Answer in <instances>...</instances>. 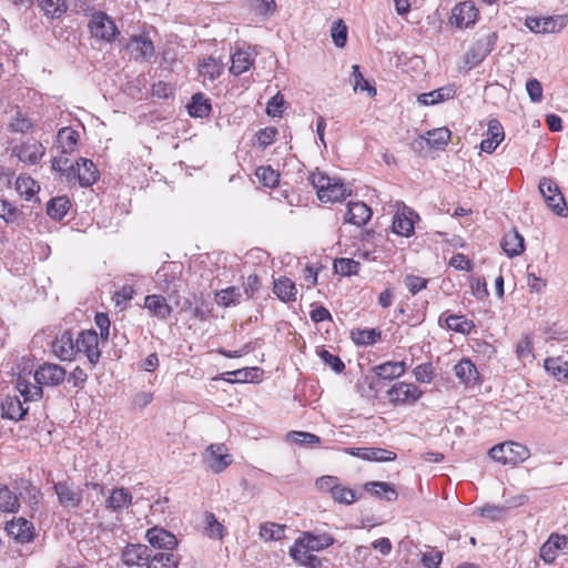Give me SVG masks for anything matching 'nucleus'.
Listing matches in <instances>:
<instances>
[{"label":"nucleus","mask_w":568,"mask_h":568,"mask_svg":"<svg viewBox=\"0 0 568 568\" xmlns=\"http://www.w3.org/2000/svg\"><path fill=\"white\" fill-rule=\"evenodd\" d=\"M75 165L70 163L67 156H58L52 160V169L64 175L68 181H72L74 178Z\"/></svg>","instance_id":"58"},{"label":"nucleus","mask_w":568,"mask_h":568,"mask_svg":"<svg viewBox=\"0 0 568 568\" xmlns=\"http://www.w3.org/2000/svg\"><path fill=\"white\" fill-rule=\"evenodd\" d=\"M81 353L88 362L94 366L99 363L101 351L99 348V336L93 329H84L79 333L75 339V356Z\"/></svg>","instance_id":"6"},{"label":"nucleus","mask_w":568,"mask_h":568,"mask_svg":"<svg viewBox=\"0 0 568 568\" xmlns=\"http://www.w3.org/2000/svg\"><path fill=\"white\" fill-rule=\"evenodd\" d=\"M354 91H367L369 97L376 95V88L371 85L361 72L359 65H353Z\"/></svg>","instance_id":"57"},{"label":"nucleus","mask_w":568,"mask_h":568,"mask_svg":"<svg viewBox=\"0 0 568 568\" xmlns=\"http://www.w3.org/2000/svg\"><path fill=\"white\" fill-rule=\"evenodd\" d=\"M277 133L278 131L275 126L260 129L255 134L258 146L265 149L271 145L275 141Z\"/></svg>","instance_id":"60"},{"label":"nucleus","mask_w":568,"mask_h":568,"mask_svg":"<svg viewBox=\"0 0 568 568\" xmlns=\"http://www.w3.org/2000/svg\"><path fill=\"white\" fill-rule=\"evenodd\" d=\"M132 494L124 487L113 488L105 499V507L113 511H120L132 505Z\"/></svg>","instance_id":"30"},{"label":"nucleus","mask_w":568,"mask_h":568,"mask_svg":"<svg viewBox=\"0 0 568 568\" xmlns=\"http://www.w3.org/2000/svg\"><path fill=\"white\" fill-rule=\"evenodd\" d=\"M79 141V132L70 126L61 128L58 131L57 142L62 154L73 153L78 148Z\"/></svg>","instance_id":"28"},{"label":"nucleus","mask_w":568,"mask_h":568,"mask_svg":"<svg viewBox=\"0 0 568 568\" xmlns=\"http://www.w3.org/2000/svg\"><path fill=\"white\" fill-rule=\"evenodd\" d=\"M211 109L210 100L201 92L195 93L187 105L189 114L192 118H205L210 114Z\"/></svg>","instance_id":"41"},{"label":"nucleus","mask_w":568,"mask_h":568,"mask_svg":"<svg viewBox=\"0 0 568 568\" xmlns=\"http://www.w3.org/2000/svg\"><path fill=\"white\" fill-rule=\"evenodd\" d=\"M478 14L479 11L474 2L463 1L453 8L449 22L459 29L469 28L476 23Z\"/></svg>","instance_id":"13"},{"label":"nucleus","mask_w":568,"mask_h":568,"mask_svg":"<svg viewBox=\"0 0 568 568\" xmlns=\"http://www.w3.org/2000/svg\"><path fill=\"white\" fill-rule=\"evenodd\" d=\"M416 382L429 384L435 377V368L430 362L422 363L413 369Z\"/></svg>","instance_id":"55"},{"label":"nucleus","mask_w":568,"mask_h":568,"mask_svg":"<svg viewBox=\"0 0 568 568\" xmlns=\"http://www.w3.org/2000/svg\"><path fill=\"white\" fill-rule=\"evenodd\" d=\"M89 28L94 38L109 42L119 33L114 21L101 11L92 16Z\"/></svg>","instance_id":"12"},{"label":"nucleus","mask_w":568,"mask_h":568,"mask_svg":"<svg viewBox=\"0 0 568 568\" xmlns=\"http://www.w3.org/2000/svg\"><path fill=\"white\" fill-rule=\"evenodd\" d=\"M285 525L264 523L260 526V537L265 541L281 540L285 537Z\"/></svg>","instance_id":"51"},{"label":"nucleus","mask_w":568,"mask_h":568,"mask_svg":"<svg viewBox=\"0 0 568 568\" xmlns=\"http://www.w3.org/2000/svg\"><path fill=\"white\" fill-rule=\"evenodd\" d=\"M143 307L151 316L156 317L160 321L168 320L173 311L166 298L161 294L146 295L144 297Z\"/></svg>","instance_id":"22"},{"label":"nucleus","mask_w":568,"mask_h":568,"mask_svg":"<svg viewBox=\"0 0 568 568\" xmlns=\"http://www.w3.org/2000/svg\"><path fill=\"white\" fill-rule=\"evenodd\" d=\"M34 123L32 119L18 111L8 124V130L12 133L27 134L33 131Z\"/></svg>","instance_id":"44"},{"label":"nucleus","mask_w":568,"mask_h":568,"mask_svg":"<svg viewBox=\"0 0 568 568\" xmlns=\"http://www.w3.org/2000/svg\"><path fill=\"white\" fill-rule=\"evenodd\" d=\"M17 396H8L1 404L2 414L9 419L20 420L24 417L28 412V407Z\"/></svg>","instance_id":"35"},{"label":"nucleus","mask_w":568,"mask_h":568,"mask_svg":"<svg viewBox=\"0 0 568 568\" xmlns=\"http://www.w3.org/2000/svg\"><path fill=\"white\" fill-rule=\"evenodd\" d=\"M254 64V58L251 52L239 49L231 57L230 72L233 75H241L248 71Z\"/></svg>","instance_id":"33"},{"label":"nucleus","mask_w":568,"mask_h":568,"mask_svg":"<svg viewBox=\"0 0 568 568\" xmlns=\"http://www.w3.org/2000/svg\"><path fill=\"white\" fill-rule=\"evenodd\" d=\"M288 437L298 445L318 446L321 444L317 435L307 432L294 430L288 433Z\"/></svg>","instance_id":"61"},{"label":"nucleus","mask_w":568,"mask_h":568,"mask_svg":"<svg viewBox=\"0 0 568 568\" xmlns=\"http://www.w3.org/2000/svg\"><path fill=\"white\" fill-rule=\"evenodd\" d=\"M67 377V371L55 363H43L40 365L33 378L37 384H32L28 378L19 376L17 379V389L24 398V402L38 400L42 397V386L61 385Z\"/></svg>","instance_id":"1"},{"label":"nucleus","mask_w":568,"mask_h":568,"mask_svg":"<svg viewBox=\"0 0 568 568\" xmlns=\"http://www.w3.org/2000/svg\"><path fill=\"white\" fill-rule=\"evenodd\" d=\"M345 453L368 462H394L397 458L396 453L378 447H349Z\"/></svg>","instance_id":"16"},{"label":"nucleus","mask_w":568,"mask_h":568,"mask_svg":"<svg viewBox=\"0 0 568 568\" xmlns=\"http://www.w3.org/2000/svg\"><path fill=\"white\" fill-rule=\"evenodd\" d=\"M497 39L496 32L478 38L465 54V63L469 68L478 65L494 50Z\"/></svg>","instance_id":"8"},{"label":"nucleus","mask_w":568,"mask_h":568,"mask_svg":"<svg viewBox=\"0 0 568 568\" xmlns=\"http://www.w3.org/2000/svg\"><path fill=\"white\" fill-rule=\"evenodd\" d=\"M372 214V209L366 203L362 201H351L347 203L345 222L356 226H363L371 220Z\"/></svg>","instance_id":"24"},{"label":"nucleus","mask_w":568,"mask_h":568,"mask_svg":"<svg viewBox=\"0 0 568 568\" xmlns=\"http://www.w3.org/2000/svg\"><path fill=\"white\" fill-rule=\"evenodd\" d=\"M223 63L212 57L204 58L199 63V74L205 80L214 81L223 71Z\"/></svg>","instance_id":"40"},{"label":"nucleus","mask_w":568,"mask_h":568,"mask_svg":"<svg viewBox=\"0 0 568 568\" xmlns=\"http://www.w3.org/2000/svg\"><path fill=\"white\" fill-rule=\"evenodd\" d=\"M364 490L374 497L395 501L398 498L394 485L386 481H367L364 484Z\"/></svg>","instance_id":"31"},{"label":"nucleus","mask_w":568,"mask_h":568,"mask_svg":"<svg viewBox=\"0 0 568 568\" xmlns=\"http://www.w3.org/2000/svg\"><path fill=\"white\" fill-rule=\"evenodd\" d=\"M539 191L552 212L558 215H565V212L567 211L566 202L554 180L542 178L539 182Z\"/></svg>","instance_id":"10"},{"label":"nucleus","mask_w":568,"mask_h":568,"mask_svg":"<svg viewBox=\"0 0 568 568\" xmlns=\"http://www.w3.org/2000/svg\"><path fill=\"white\" fill-rule=\"evenodd\" d=\"M16 190L20 196L29 201L39 192L40 186L31 176L21 174L16 181Z\"/></svg>","instance_id":"42"},{"label":"nucleus","mask_w":568,"mask_h":568,"mask_svg":"<svg viewBox=\"0 0 568 568\" xmlns=\"http://www.w3.org/2000/svg\"><path fill=\"white\" fill-rule=\"evenodd\" d=\"M404 284L407 287V290L413 295H415L427 287L428 280L425 277H422V276L414 275V274H408L404 278Z\"/></svg>","instance_id":"63"},{"label":"nucleus","mask_w":568,"mask_h":568,"mask_svg":"<svg viewBox=\"0 0 568 568\" xmlns=\"http://www.w3.org/2000/svg\"><path fill=\"white\" fill-rule=\"evenodd\" d=\"M489 456L501 465L516 466L525 462L530 456V452L520 443L506 442L490 448Z\"/></svg>","instance_id":"3"},{"label":"nucleus","mask_w":568,"mask_h":568,"mask_svg":"<svg viewBox=\"0 0 568 568\" xmlns=\"http://www.w3.org/2000/svg\"><path fill=\"white\" fill-rule=\"evenodd\" d=\"M544 367L558 382H564V375L568 371V362L562 361L560 357H548L544 361Z\"/></svg>","instance_id":"49"},{"label":"nucleus","mask_w":568,"mask_h":568,"mask_svg":"<svg viewBox=\"0 0 568 568\" xmlns=\"http://www.w3.org/2000/svg\"><path fill=\"white\" fill-rule=\"evenodd\" d=\"M311 551H321L331 547L335 539L329 534L314 535L305 531L300 537Z\"/></svg>","instance_id":"38"},{"label":"nucleus","mask_w":568,"mask_h":568,"mask_svg":"<svg viewBox=\"0 0 568 568\" xmlns=\"http://www.w3.org/2000/svg\"><path fill=\"white\" fill-rule=\"evenodd\" d=\"M240 288L235 286H230L215 293V302L223 307L236 305L240 302Z\"/></svg>","instance_id":"53"},{"label":"nucleus","mask_w":568,"mask_h":568,"mask_svg":"<svg viewBox=\"0 0 568 568\" xmlns=\"http://www.w3.org/2000/svg\"><path fill=\"white\" fill-rule=\"evenodd\" d=\"M456 94L454 85L443 87L428 93H422L418 95L417 101L423 105L436 104L449 99H453Z\"/></svg>","instance_id":"36"},{"label":"nucleus","mask_w":568,"mask_h":568,"mask_svg":"<svg viewBox=\"0 0 568 568\" xmlns=\"http://www.w3.org/2000/svg\"><path fill=\"white\" fill-rule=\"evenodd\" d=\"M74 178L72 181H78L81 186H91L99 179V171L95 164L85 158H81L75 163Z\"/></svg>","instance_id":"23"},{"label":"nucleus","mask_w":568,"mask_h":568,"mask_svg":"<svg viewBox=\"0 0 568 568\" xmlns=\"http://www.w3.org/2000/svg\"><path fill=\"white\" fill-rule=\"evenodd\" d=\"M205 460L214 473H221L232 463V456L225 444H211L206 449Z\"/></svg>","instance_id":"14"},{"label":"nucleus","mask_w":568,"mask_h":568,"mask_svg":"<svg viewBox=\"0 0 568 568\" xmlns=\"http://www.w3.org/2000/svg\"><path fill=\"white\" fill-rule=\"evenodd\" d=\"M501 247L509 257L520 255L525 250L523 235L516 230L507 232L501 239Z\"/></svg>","instance_id":"34"},{"label":"nucleus","mask_w":568,"mask_h":568,"mask_svg":"<svg viewBox=\"0 0 568 568\" xmlns=\"http://www.w3.org/2000/svg\"><path fill=\"white\" fill-rule=\"evenodd\" d=\"M568 538L565 535L551 534L539 549V557L545 564H552L561 549L566 548Z\"/></svg>","instance_id":"19"},{"label":"nucleus","mask_w":568,"mask_h":568,"mask_svg":"<svg viewBox=\"0 0 568 568\" xmlns=\"http://www.w3.org/2000/svg\"><path fill=\"white\" fill-rule=\"evenodd\" d=\"M247 2L253 11L263 16L273 14L277 9L275 0H247Z\"/></svg>","instance_id":"62"},{"label":"nucleus","mask_w":568,"mask_h":568,"mask_svg":"<svg viewBox=\"0 0 568 568\" xmlns=\"http://www.w3.org/2000/svg\"><path fill=\"white\" fill-rule=\"evenodd\" d=\"M333 267L341 276H352L359 272L361 263L354 258L339 257L334 260Z\"/></svg>","instance_id":"47"},{"label":"nucleus","mask_w":568,"mask_h":568,"mask_svg":"<svg viewBox=\"0 0 568 568\" xmlns=\"http://www.w3.org/2000/svg\"><path fill=\"white\" fill-rule=\"evenodd\" d=\"M20 507L18 496L6 485H0V509L2 511L16 513Z\"/></svg>","instance_id":"52"},{"label":"nucleus","mask_w":568,"mask_h":568,"mask_svg":"<svg viewBox=\"0 0 568 568\" xmlns=\"http://www.w3.org/2000/svg\"><path fill=\"white\" fill-rule=\"evenodd\" d=\"M40 8L49 18H59L67 10L65 0H40Z\"/></svg>","instance_id":"54"},{"label":"nucleus","mask_w":568,"mask_h":568,"mask_svg":"<svg viewBox=\"0 0 568 568\" xmlns=\"http://www.w3.org/2000/svg\"><path fill=\"white\" fill-rule=\"evenodd\" d=\"M71 207V202L68 196H57L51 199L47 204V214L55 220L61 221Z\"/></svg>","instance_id":"39"},{"label":"nucleus","mask_w":568,"mask_h":568,"mask_svg":"<svg viewBox=\"0 0 568 568\" xmlns=\"http://www.w3.org/2000/svg\"><path fill=\"white\" fill-rule=\"evenodd\" d=\"M382 337L381 331L376 328H356L351 332L352 341L357 345H373Z\"/></svg>","instance_id":"43"},{"label":"nucleus","mask_w":568,"mask_h":568,"mask_svg":"<svg viewBox=\"0 0 568 568\" xmlns=\"http://www.w3.org/2000/svg\"><path fill=\"white\" fill-rule=\"evenodd\" d=\"M54 491L60 505L69 508H78L83 499L80 488H74L69 480H61L54 484Z\"/></svg>","instance_id":"15"},{"label":"nucleus","mask_w":568,"mask_h":568,"mask_svg":"<svg viewBox=\"0 0 568 568\" xmlns=\"http://www.w3.org/2000/svg\"><path fill=\"white\" fill-rule=\"evenodd\" d=\"M203 530L209 538L217 540L223 539L226 532L224 525L211 511L203 514Z\"/></svg>","instance_id":"37"},{"label":"nucleus","mask_w":568,"mask_h":568,"mask_svg":"<svg viewBox=\"0 0 568 568\" xmlns=\"http://www.w3.org/2000/svg\"><path fill=\"white\" fill-rule=\"evenodd\" d=\"M424 392L414 383L397 382L387 389L386 396L393 407H407L415 405Z\"/></svg>","instance_id":"4"},{"label":"nucleus","mask_w":568,"mask_h":568,"mask_svg":"<svg viewBox=\"0 0 568 568\" xmlns=\"http://www.w3.org/2000/svg\"><path fill=\"white\" fill-rule=\"evenodd\" d=\"M145 566L146 568H178L179 558L171 552H158L150 555Z\"/></svg>","instance_id":"45"},{"label":"nucleus","mask_w":568,"mask_h":568,"mask_svg":"<svg viewBox=\"0 0 568 568\" xmlns=\"http://www.w3.org/2000/svg\"><path fill=\"white\" fill-rule=\"evenodd\" d=\"M445 323L448 329L462 334H469L475 327L473 321L464 315H448Z\"/></svg>","instance_id":"48"},{"label":"nucleus","mask_w":568,"mask_h":568,"mask_svg":"<svg viewBox=\"0 0 568 568\" xmlns=\"http://www.w3.org/2000/svg\"><path fill=\"white\" fill-rule=\"evenodd\" d=\"M419 215L405 204H398L393 217L392 229L397 235L410 237L415 233V223Z\"/></svg>","instance_id":"9"},{"label":"nucleus","mask_w":568,"mask_h":568,"mask_svg":"<svg viewBox=\"0 0 568 568\" xmlns=\"http://www.w3.org/2000/svg\"><path fill=\"white\" fill-rule=\"evenodd\" d=\"M50 352L62 362L75 359V339L69 329L59 331L50 343Z\"/></svg>","instance_id":"7"},{"label":"nucleus","mask_w":568,"mask_h":568,"mask_svg":"<svg viewBox=\"0 0 568 568\" xmlns=\"http://www.w3.org/2000/svg\"><path fill=\"white\" fill-rule=\"evenodd\" d=\"M568 24V14L527 17L525 26L534 33H558Z\"/></svg>","instance_id":"5"},{"label":"nucleus","mask_w":568,"mask_h":568,"mask_svg":"<svg viewBox=\"0 0 568 568\" xmlns=\"http://www.w3.org/2000/svg\"><path fill=\"white\" fill-rule=\"evenodd\" d=\"M332 39L337 48H344L347 42V26L342 19L335 21L331 29Z\"/></svg>","instance_id":"56"},{"label":"nucleus","mask_w":568,"mask_h":568,"mask_svg":"<svg viewBox=\"0 0 568 568\" xmlns=\"http://www.w3.org/2000/svg\"><path fill=\"white\" fill-rule=\"evenodd\" d=\"M145 539L152 547L158 549L173 550L178 546L175 535L158 526L146 530Z\"/></svg>","instance_id":"18"},{"label":"nucleus","mask_w":568,"mask_h":568,"mask_svg":"<svg viewBox=\"0 0 568 568\" xmlns=\"http://www.w3.org/2000/svg\"><path fill=\"white\" fill-rule=\"evenodd\" d=\"M11 154L27 165L38 164L45 154V148L39 141H26L14 145Z\"/></svg>","instance_id":"11"},{"label":"nucleus","mask_w":568,"mask_h":568,"mask_svg":"<svg viewBox=\"0 0 568 568\" xmlns=\"http://www.w3.org/2000/svg\"><path fill=\"white\" fill-rule=\"evenodd\" d=\"M273 292L284 303L294 302L297 295L295 283L286 276L274 280Z\"/></svg>","instance_id":"32"},{"label":"nucleus","mask_w":568,"mask_h":568,"mask_svg":"<svg viewBox=\"0 0 568 568\" xmlns=\"http://www.w3.org/2000/svg\"><path fill=\"white\" fill-rule=\"evenodd\" d=\"M6 530L9 536L21 542H29L34 538L32 523L22 517L9 521Z\"/></svg>","instance_id":"25"},{"label":"nucleus","mask_w":568,"mask_h":568,"mask_svg":"<svg viewBox=\"0 0 568 568\" xmlns=\"http://www.w3.org/2000/svg\"><path fill=\"white\" fill-rule=\"evenodd\" d=\"M458 379L465 385H476L479 382V373L476 365L469 358L460 359L454 367Z\"/></svg>","instance_id":"29"},{"label":"nucleus","mask_w":568,"mask_h":568,"mask_svg":"<svg viewBox=\"0 0 568 568\" xmlns=\"http://www.w3.org/2000/svg\"><path fill=\"white\" fill-rule=\"evenodd\" d=\"M255 176L258 182L270 189H274L280 183V173L271 165H261L255 170Z\"/></svg>","instance_id":"46"},{"label":"nucleus","mask_w":568,"mask_h":568,"mask_svg":"<svg viewBox=\"0 0 568 568\" xmlns=\"http://www.w3.org/2000/svg\"><path fill=\"white\" fill-rule=\"evenodd\" d=\"M452 132L443 126L427 132V144L435 149H443L450 141Z\"/></svg>","instance_id":"50"},{"label":"nucleus","mask_w":568,"mask_h":568,"mask_svg":"<svg viewBox=\"0 0 568 568\" xmlns=\"http://www.w3.org/2000/svg\"><path fill=\"white\" fill-rule=\"evenodd\" d=\"M534 345L530 336H523L516 346V354L519 359H527L529 357H534L532 354Z\"/></svg>","instance_id":"64"},{"label":"nucleus","mask_w":568,"mask_h":568,"mask_svg":"<svg viewBox=\"0 0 568 568\" xmlns=\"http://www.w3.org/2000/svg\"><path fill=\"white\" fill-rule=\"evenodd\" d=\"M505 138L504 129L500 122L493 119L488 122L486 138L480 142V150L486 153H493Z\"/></svg>","instance_id":"26"},{"label":"nucleus","mask_w":568,"mask_h":568,"mask_svg":"<svg viewBox=\"0 0 568 568\" xmlns=\"http://www.w3.org/2000/svg\"><path fill=\"white\" fill-rule=\"evenodd\" d=\"M290 556L296 564L307 568H321L322 566L321 559L312 554L301 538H297L290 548Z\"/></svg>","instance_id":"20"},{"label":"nucleus","mask_w":568,"mask_h":568,"mask_svg":"<svg viewBox=\"0 0 568 568\" xmlns=\"http://www.w3.org/2000/svg\"><path fill=\"white\" fill-rule=\"evenodd\" d=\"M331 497L334 501L345 505H351L357 499L355 491L346 486L341 485V483L337 485Z\"/></svg>","instance_id":"59"},{"label":"nucleus","mask_w":568,"mask_h":568,"mask_svg":"<svg viewBox=\"0 0 568 568\" xmlns=\"http://www.w3.org/2000/svg\"><path fill=\"white\" fill-rule=\"evenodd\" d=\"M128 50L135 61L150 60L155 52L153 42L145 34L132 36L128 43Z\"/></svg>","instance_id":"17"},{"label":"nucleus","mask_w":568,"mask_h":568,"mask_svg":"<svg viewBox=\"0 0 568 568\" xmlns=\"http://www.w3.org/2000/svg\"><path fill=\"white\" fill-rule=\"evenodd\" d=\"M308 181L316 190L317 197L323 203L342 202L352 195V189L341 179L332 178L318 170L312 172Z\"/></svg>","instance_id":"2"},{"label":"nucleus","mask_w":568,"mask_h":568,"mask_svg":"<svg viewBox=\"0 0 568 568\" xmlns=\"http://www.w3.org/2000/svg\"><path fill=\"white\" fill-rule=\"evenodd\" d=\"M406 371L407 365L404 361H388L374 367V373L376 376L385 381L399 378L405 375Z\"/></svg>","instance_id":"27"},{"label":"nucleus","mask_w":568,"mask_h":568,"mask_svg":"<svg viewBox=\"0 0 568 568\" xmlns=\"http://www.w3.org/2000/svg\"><path fill=\"white\" fill-rule=\"evenodd\" d=\"M151 550L146 545L128 544L121 554V559L125 566L146 565L150 559Z\"/></svg>","instance_id":"21"}]
</instances>
